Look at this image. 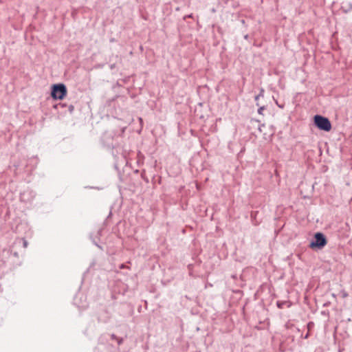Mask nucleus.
<instances>
[{"label":"nucleus","mask_w":352,"mask_h":352,"mask_svg":"<svg viewBox=\"0 0 352 352\" xmlns=\"http://www.w3.org/2000/svg\"><path fill=\"white\" fill-rule=\"evenodd\" d=\"M327 243L326 236L320 232L314 234L313 239L309 243V248L312 250H322Z\"/></svg>","instance_id":"obj_1"},{"label":"nucleus","mask_w":352,"mask_h":352,"mask_svg":"<svg viewBox=\"0 0 352 352\" xmlns=\"http://www.w3.org/2000/svg\"><path fill=\"white\" fill-rule=\"evenodd\" d=\"M67 93V87L63 83L54 84L51 87V96L54 100H63Z\"/></svg>","instance_id":"obj_2"},{"label":"nucleus","mask_w":352,"mask_h":352,"mask_svg":"<svg viewBox=\"0 0 352 352\" xmlns=\"http://www.w3.org/2000/svg\"><path fill=\"white\" fill-rule=\"evenodd\" d=\"M314 122L315 126L320 130L329 132L332 126L329 118L321 115H316L314 117Z\"/></svg>","instance_id":"obj_3"},{"label":"nucleus","mask_w":352,"mask_h":352,"mask_svg":"<svg viewBox=\"0 0 352 352\" xmlns=\"http://www.w3.org/2000/svg\"><path fill=\"white\" fill-rule=\"evenodd\" d=\"M74 304L79 309H85L88 307V302L86 296L82 294H77L74 298Z\"/></svg>","instance_id":"obj_4"},{"label":"nucleus","mask_w":352,"mask_h":352,"mask_svg":"<svg viewBox=\"0 0 352 352\" xmlns=\"http://www.w3.org/2000/svg\"><path fill=\"white\" fill-rule=\"evenodd\" d=\"M111 316V314L104 307L100 308L96 313L98 322L107 323L110 320Z\"/></svg>","instance_id":"obj_5"},{"label":"nucleus","mask_w":352,"mask_h":352,"mask_svg":"<svg viewBox=\"0 0 352 352\" xmlns=\"http://www.w3.org/2000/svg\"><path fill=\"white\" fill-rule=\"evenodd\" d=\"M102 230H103V228H99L96 234L94 236L93 234H91L90 235V238L93 242V243L97 246L98 248H99L100 249H102V248L98 244V240L100 239V237L102 236Z\"/></svg>","instance_id":"obj_6"},{"label":"nucleus","mask_w":352,"mask_h":352,"mask_svg":"<svg viewBox=\"0 0 352 352\" xmlns=\"http://www.w3.org/2000/svg\"><path fill=\"white\" fill-rule=\"evenodd\" d=\"M264 91H265L264 89L263 88H261L259 94L257 96H255L254 100L256 102V106H259V104L258 102V99L260 98H263L264 97Z\"/></svg>","instance_id":"obj_7"},{"label":"nucleus","mask_w":352,"mask_h":352,"mask_svg":"<svg viewBox=\"0 0 352 352\" xmlns=\"http://www.w3.org/2000/svg\"><path fill=\"white\" fill-rule=\"evenodd\" d=\"M341 10L344 13H348L352 10V4H349L348 7L342 6Z\"/></svg>","instance_id":"obj_8"},{"label":"nucleus","mask_w":352,"mask_h":352,"mask_svg":"<svg viewBox=\"0 0 352 352\" xmlns=\"http://www.w3.org/2000/svg\"><path fill=\"white\" fill-rule=\"evenodd\" d=\"M105 146L108 148H114L117 146V144H114L113 142H106Z\"/></svg>","instance_id":"obj_9"},{"label":"nucleus","mask_w":352,"mask_h":352,"mask_svg":"<svg viewBox=\"0 0 352 352\" xmlns=\"http://www.w3.org/2000/svg\"><path fill=\"white\" fill-rule=\"evenodd\" d=\"M59 107L64 108V107H67V105L66 103H63V102H59L58 104H56L54 105L55 109H58Z\"/></svg>","instance_id":"obj_10"},{"label":"nucleus","mask_w":352,"mask_h":352,"mask_svg":"<svg viewBox=\"0 0 352 352\" xmlns=\"http://www.w3.org/2000/svg\"><path fill=\"white\" fill-rule=\"evenodd\" d=\"M285 303H286L285 301H277L276 305L278 308L282 309V308H283Z\"/></svg>","instance_id":"obj_11"},{"label":"nucleus","mask_w":352,"mask_h":352,"mask_svg":"<svg viewBox=\"0 0 352 352\" xmlns=\"http://www.w3.org/2000/svg\"><path fill=\"white\" fill-rule=\"evenodd\" d=\"M340 294H341L342 297L343 298H345L349 296V294L345 290H344V289L340 291Z\"/></svg>","instance_id":"obj_12"},{"label":"nucleus","mask_w":352,"mask_h":352,"mask_svg":"<svg viewBox=\"0 0 352 352\" xmlns=\"http://www.w3.org/2000/svg\"><path fill=\"white\" fill-rule=\"evenodd\" d=\"M265 109V106H262V107H260L258 109V113L260 114V115H263V110Z\"/></svg>","instance_id":"obj_13"},{"label":"nucleus","mask_w":352,"mask_h":352,"mask_svg":"<svg viewBox=\"0 0 352 352\" xmlns=\"http://www.w3.org/2000/svg\"><path fill=\"white\" fill-rule=\"evenodd\" d=\"M321 315L322 316H329V311L328 310H323L320 312Z\"/></svg>","instance_id":"obj_14"},{"label":"nucleus","mask_w":352,"mask_h":352,"mask_svg":"<svg viewBox=\"0 0 352 352\" xmlns=\"http://www.w3.org/2000/svg\"><path fill=\"white\" fill-rule=\"evenodd\" d=\"M68 107V111L70 113H72V112L74 110V107L72 104H69Z\"/></svg>","instance_id":"obj_15"},{"label":"nucleus","mask_w":352,"mask_h":352,"mask_svg":"<svg viewBox=\"0 0 352 352\" xmlns=\"http://www.w3.org/2000/svg\"><path fill=\"white\" fill-rule=\"evenodd\" d=\"M10 256H13V257H15V258H17L19 256V254L16 252L10 251Z\"/></svg>","instance_id":"obj_16"},{"label":"nucleus","mask_w":352,"mask_h":352,"mask_svg":"<svg viewBox=\"0 0 352 352\" xmlns=\"http://www.w3.org/2000/svg\"><path fill=\"white\" fill-rule=\"evenodd\" d=\"M123 340H123V338H117V340H116V341H117V342H118V345L122 344V342H123Z\"/></svg>","instance_id":"obj_17"},{"label":"nucleus","mask_w":352,"mask_h":352,"mask_svg":"<svg viewBox=\"0 0 352 352\" xmlns=\"http://www.w3.org/2000/svg\"><path fill=\"white\" fill-rule=\"evenodd\" d=\"M23 247L27 248L28 244V241L25 239H23Z\"/></svg>","instance_id":"obj_18"},{"label":"nucleus","mask_w":352,"mask_h":352,"mask_svg":"<svg viewBox=\"0 0 352 352\" xmlns=\"http://www.w3.org/2000/svg\"><path fill=\"white\" fill-rule=\"evenodd\" d=\"M111 338L112 340H117V338H118V337H117L114 333H112V334L111 335Z\"/></svg>","instance_id":"obj_19"},{"label":"nucleus","mask_w":352,"mask_h":352,"mask_svg":"<svg viewBox=\"0 0 352 352\" xmlns=\"http://www.w3.org/2000/svg\"><path fill=\"white\" fill-rule=\"evenodd\" d=\"M314 326V322H309L308 324H307V327L308 329H310L311 327Z\"/></svg>","instance_id":"obj_20"},{"label":"nucleus","mask_w":352,"mask_h":352,"mask_svg":"<svg viewBox=\"0 0 352 352\" xmlns=\"http://www.w3.org/2000/svg\"><path fill=\"white\" fill-rule=\"evenodd\" d=\"M109 67H110L111 69H113L116 67V64L115 63L111 64L109 65Z\"/></svg>","instance_id":"obj_21"},{"label":"nucleus","mask_w":352,"mask_h":352,"mask_svg":"<svg viewBox=\"0 0 352 352\" xmlns=\"http://www.w3.org/2000/svg\"><path fill=\"white\" fill-rule=\"evenodd\" d=\"M125 267H126V266H125V265H124V264H121V265H120V269H124V268H125Z\"/></svg>","instance_id":"obj_22"},{"label":"nucleus","mask_w":352,"mask_h":352,"mask_svg":"<svg viewBox=\"0 0 352 352\" xmlns=\"http://www.w3.org/2000/svg\"><path fill=\"white\" fill-rule=\"evenodd\" d=\"M329 304H330V302H325V303L323 305V306H324V307H326V306H328Z\"/></svg>","instance_id":"obj_23"},{"label":"nucleus","mask_w":352,"mask_h":352,"mask_svg":"<svg viewBox=\"0 0 352 352\" xmlns=\"http://www.w3.org/2000/svg\"><path fill=\"white\" fill-rule=\"evenodd\" d=\"M309 333H307L305 336L304 338H305V339H307V338L309 337Z\"/></svg>","instance_id":"obj_24"},{"label":"nucleus","mask_w":352,"mask_h":352,"mask_svg":"<svg viewBox=\"0 0 352 352\" xmlns=\"http://www.w3.org/2000/svg\"><path fill=\"white\" fill-rule=\"evenodd\" d=\"M248 36H249L248 34H245L244 36V38L247 40L248 38Z\"/></svg>","instance_id":"obj_25"},{"label":"nucleus","mask_w":352,"mask_h":352,"mask_svg":"<svg viewBox=\"0 0 352 352\" xmlns=\"http://www.w3.org/2000/svg\"><path fill=\"white\" fill-rule=\"evenodd\" d=\"M102 138L104 140V138H110L107 135H104Z\"/></svg>","instance_id":"obj_26"},{"label":"nucleus","mask_w":352,"mask_h":352,"mask_svg":"<svg viewBox=\"0 0 352 352\" xmlns=\"http://www.w3.org/2000/svg\"><path fill=\"white\" fill-rule=\"evenodd\" d=\"M253 217H254V212H252L251 213V217L253 218Z\"/></svg>","instance_id":"obj_27"},{"label":"nucleus","mask_w":352,"mask_h":352,"mask_svg":"<svg viewBox=\"0 0 352 352\" xmlns=\"http://www.w3.org/2000/svg\"><path fill=\"white\" fill-rule=\"evenodd\" d=\"M188 17H192V14L188 15Z\"/></svg>","instance_id":"obj_28"},{"label":"nucleus","mask_w":352,"mask_h":352,"mask_svg":"<svg viewBox=\"0 0 352 352\" xmlns=\"http://www.w3.org/2000/svg\"><path fill=\"white\" fill-rule=\"evenodd\" d=\"M242 23H245V21L244 20H242L241 21Z\"/></svg>","instance_id":"obj_29"},{"label":"nucleus","mask_w":352,"mask_h":352,"mask_svg":"<svg viewBox=\"0 0 352 352\" xmlns=\"http://www.w3.org/2000/svg\"><path fill=\"white\" fill-rule=\"evenodd\" d=\"M333 297H336V295L334 294H332Z\"/></svg>","instance_id":"obj_30"}]
</instances>
